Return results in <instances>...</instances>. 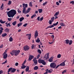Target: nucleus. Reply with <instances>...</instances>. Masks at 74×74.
<instances>
[{"instance_id": "nucleus-1", "label": "nucleus", "mask_w": 74, "mask_h": 74, "mask_svg": "<svg viewBox=\"0 0 74 74\" xmlns=\"http://www.w3.org/2000/svg\"><path fill=\"white\" fill-rule=\"evenodd\" d=\"M16 14V11L14 10H12L7 12V14L9 17H13Z\"/></svg>"}, {"instance_id": "nucleus-2", "label": "nucleus", "mask_w": 74, "mask_h": 74, "mask_svg": "<svg viewBox=\"0 0 74 74\" xmlns=\"http://www.w3.org/2000/svg\"><path fill=\"white\" fill-rule=\"evenodd\" d=\"M20 52V51L19 50H13L12 52H10V54L12 55V56H13L14 54L15 56H17Z\"/></svg>"}, {"instance_id": "nucleus-3", "label": "nucleus", "mask_w": 74, "mask_h": 74, "mask_svg": "<svg viewBox=\"0 0 74 74\" xmlns=\"http://www.w3.org/2000/svg\"><path fill=\"white\" fill-rule=\"evenodd\" d=\"M23 14H25L26 11V8L28 7V4H27L23 3Z\"/></svg>"}, {"instance_id": "nucleus-4", "label": "nucleus", "mask_w": 74, "mask_h": 74, "mask_svg": "<svg viewBox=\"0 0 74 74\" xmlns=\"http://www.w3.org/2000/svg\"><path fill=\"white\" fill-rule=\"evenodd\" d=\"M56 66V65L54 62H52L51 63L50 65V67L53 69H54L55 68Z\"/></svg>"}, {"instance_id": "nucleus-5", "label": "nucleus", "mask_w": 74, "mask_h": 74, "mask_svg": "<svg viewBox=\"0 0 74 74\" xmlns=\"http://www.w3.org/2000/svg\"><path fill=\"white\" fill-rule=\"evenodd\" d=\"M44 58L45 60H46L48 59L49 58V53L46 54L45 56L44 57Z\"/></svg>"}, {"instance_id": "nucleus-6", "label": "nucleus", "mask_w": 74, "mask_h": 74, "mask_svg": "<svg viewBox=\"0 0 74 74\" xmlns=\"http://www.w3.org/2000/svg\"><path fill=\"white\" fill-rule=\"evenodd\" d=\"M23 49L24 51H26L29 49V47L28 46H25L23 47Z\"/></svg>"}, {"instance_id": "nucleus-7", "label": "nucleus", "mask_w": 74, "mask_h": 74, "mask_svg": "<svg viewBox=\"0 0 74 74\" xmlns=\"http://www.w3.org/2000/svg\"><path fill=\"white\" fill-rule=\"evenodd\" d=\"M38 32H37V30H36L35 32V33L34 34V38H36L37 36H38Z\"/></svg>"}, {"instance_id": "nucleus-8", "label": "nucleus", "mask_w": 74, "mask_h": 74, "mask_svg": "<svg viewBox=\"0 0 74 74\" xmlns=\"http://www.w3.org/2000/svg\"><path fill=\"white\" fill-rule=\"evenodd\" d=\"M36 59V58H34L33 60V61L34 62V64L35 65H36L38 63L37 60Z\"/></svg>"}, {"instance_id": "nucleus-9", "label": "nucleus", "mask_w": 74, "mask_h": 74, "mask_svg": "<svg viewBox=\"0 0 74 74\" xmlns=\"http://www.w3.org/2000/svg\"><path fill=\"white\" fill-rule=\"evenodd\" d=\"M66 61L65 60V61H64V62H63L62 63H61V64H60V66H65V62Z\"/></svg>"}, {"instance_id": "nucleus-10", "label": "nucleus", "mask_w": 74, "mask_h": 74, "mask_svg": "<svg viewBox=\"0 0 74 74\" xmlns=\"http://www.w3.org/2000/svg\"><path fill=\"white\" fill-rule=\"evenodd\" d=\"M26 36H27L28 39L30 40L31 36V34H26Z\"/></svg>"}, {"instance_id": "nucleus-11", "label": "nucleus", "mask_w": 74, "mask_h": 74, "mask_svg": "<svg viewBox=\"0 0 74 74\" xmlns=\"http://www.w3.org/2000/svg\"><path fill=\"white\" fill-rule=\"evenodd\" d=\"M4 54V55L3 56V58L6 59V58L8 57V55L6 53Z\"/></svg>"}, {"instance_id": "nucleus-12", "label": "nucleus", "mask_w": 74, "mask_h": 74, "mask_svg": "<svg viewBox=\"0 0 74 74\" xmlns=\"http://www.w3.org/2000/svg\"><path fill=\"white\" fill-rule=\"evenodd\" d=\"M34 58V56H33L30 55L29 58V60L30 61H31Z\"/></svg>"}, {"instance_id": "nucleus-13", "label": "nucleus", "mask_w": 74, "mask_h": 74, "mask_svg": "<svg viewBox=\"0 0 74 74\" xmlns=\"http://www.w3.org/2000/svg\"><path fill=\"white\" fill-rule=\"evenodd\" d=\"M44 61V60H42V59H39L38 60V62L39 63L41 64L42 62Z\"/></svg>"}, {"instance_id": "nucleus-14", "label": "nucleus", "mask_w": 74, "mask_h": 74, "mask_svg": "<svg viewBox=\"0 0 74 74\" xmlns=\"http://www.w3.org/2000/svg\"><path fill=\"white\" fill-rule=\"evenodd\" d=\"M36 45L35 44H33L32 45V46H31V49H34L35 48V47H36Z\"/></svg>"}, {"instance_id": "nucleus-15", "label": "nucleus", "mask_w": 74, "mask_h": 74, "mask_svg": "<svg viewBox=\"0 0 74 74\" xmlns=\"http://www.w3.org/2000/svg\"><path fill=\"white\" fill-rule=\"evenodd\" d=\"M38 66H34V70H37L38 69Z\"/></svg>"}, {"instance_id": "nucleus-16", "label": "nucleus", "mask_w": 74, "mask_h": 74, "mask_svg": "<svg viewBox=\"0 0 74 74\" xmlns=\"http://www.w3.org/2000/svg\"><path fill=\"white\" fill-rule=\"evenodd\" d=\"M53 58L52 57H51L49 59V61L50 62H52L53 61Z\"/></svg>"}, {"instance_id": "nucleus-17", "label": "nucleus", "mask_w": 74, "mask_h": 74, "mask_svg": "<svg viewBox=\"0 0 74 74\" xmlns=\"http://www.w3.org/2000/svg\"><path fill=\"white\" fill-rule=\"evenodd\" d=\"M29 70V66H27L25 69V71L27 72H28Z\"/></svg>"}, {"instance_id": "nucleus-18", "label": "nucleus", "mask_w": 74, "mask_h": 74, "mask_svg": "<svg viewBox=\"0 0 74 74\" xmlns=\"http://www.w3.org/2000/svg\"><path fill=\"white\" fill-rule=\"evenodd\" d=\"M24 17H22L20 18L19 19V21L20 22H22L23 20H24Z\"/></svg>"}, {"instance_id": "nucleus-19", "label": "nucleus", "mask_w": 74, "mask_h": 74, "mask_svg": "<svg viewBox=\"0 0 74 74\" xmlns=\"http://www.w3.org/2000/svg\"><path fill=\"white\" fill-rule=\"evenodd\" d=\"M7 34L6 33H5L2 35V37H4L7 36Z\"/></svg>"}, {"instance_id": "nucleus-20", "label": "nucleus", "mask_w": 74, "mask_h": 74, "mask_svg": "<svg viewBox=\"0 0 74 74\" xmlns=\"http://www.w3.org/2000/svg\"><path fill=\"white\" fill-rule=\"evenodd\" d=\"M26 66H25V65L23 64H22V66H21V69H24L26 67Z\"/></svg>"}, {"instance_id": "nucleus-21", "label": "nucleus", "mask_w": 74, "mask_h": 74, "mask_svg": "<svg viewBox=\"0 0 74 74\" xmlns=\"http://www.w3.org/2000/svg\"><path fill=\"white\" fill-rule=\"evenodd\" d=\"M16 70V69H15L14 68H13V69L12 68L11 72L13 73H14L15 72V71Z\"/></svg>"}, {"instance_id": "nucleus-22", "label": "nucleus", "mask_w": 74, "mask_h": 74, "mask_svg": "<svg viewBox=\"0 0 74 74\" xmlns=\"http://www.w3.org/2000/svg\"><path fill=\"white\" fill-rule=\"evenodd\" d=\"M5 25L7 27H8V26H9V27H11V26L10 23H8V24H6Z\"/></svg>"}, {"instance_id": "nucleus-23", "label": "nucleus", "mask_w": 74, "mask_h": 74, "mask_svg": "<svg viewBox=\"0 0 74 74\" xmlns=\"http://www.w3.org/2000/svg\"><path fill=\"white\" fill-rule=\"evenodd\" d=\"M60 25L64 27L65 26V25L64 23H60Z\"/></svg>"}, {"instance_id": "nucleus-24", "label": "nucleus", "mask_w": 74, "mask_h": 74, "mask_svg": "<svg viewBox=\"0 0 74 74\" xmlns=\"http://www.w3.org/2000/svg\"><path fill=\"white\" fill-rule=\"evenodd\" d=\"M5 21H3L2 20H0V23L1 24H3L5 22Z\"/></svg>"}, {"instance_id": "nucleus-25", "label": "nucleus", "mask_w": 74, "mask_h": 74, "mask_svg": "<svg viewBox=\"0 0 74 74\" xmlns=\"http://www.w3.org/2000/svg\"><path fill=\"white\" fill-rule=\"evenodd\" d=\"M53 71V70L52 69H50V70H48V73H52Z\"/></svg>"}, {"instance_id": "nucleus-26", "label": "nucleus", "mask_w": 74, "mask_h": 74, "mask_svg": "<svg viewBox=\"0 0 74 74\" xmlns=\"http://www.w3.org/2000/svg\"><path fill=\"white\" fill-rule=\"evenodd\" d=\"M17 22L16 21H14L13 23H12V25L14 26H15V25L16 24Z\"/></svg>"}, {"instance_id": "nucleus-27", "label": "nucleus", "mask_w": 74, "mask_h": 74, "mask_svg": "<svg viewBox=\"0 0 74 74\" xmlns=\"http://www.w3.org/2000/svg\"><path fill=\"white\" fill-rule=\"evenodd\" d=\"M66 44H68L69 42V41L68 39H66L65 40Z\"/></svg>"}, {"instance_id": "nucleus-28", "label": "nucleus", "mask_w": 74, "mask_h": 74, "mask_svg": "<svg viewBox=\"0 0 74 74\" xmlns=\"http://www.w3.org/2000/svg\"><path fill=\"white\" fill-rule=\"evenodd\" d=\"M37 52L40 54H41L42 53L41 51V50L40 49H37Z\"/></svg>"}, {"instance_id": "nucleus-29", "label": "nucleus", "mask_w": 74, "mask_h": 74, "mask_svg": "<svg viewBox=\"0 0 74 74\" xmlns=\"http://www.w3.org/2000/svg\"><path fill=\"white\" fill-rule=\"evenodd\" d=\"M41 64H42L44 65H45L46 64V62H45V60H43Z\"/></svg>"}, {"instance_id": "nucleus-30", "label": "nucleus", "mask_w": 74, "mask_h": 74, "mask_svg": "<svg viewBox=\"0 0 74 74\" xmlns=\"http://www.w3.org/2000/svg\"><path fill=\"white\" fill-rule=\"evenodd\" d=\"M13 40V38H12V37L11 36L9 38V41L10 42H12Z\"/></svg>"}, {"instance_id": "nucleus-31", "label": "nucleus", "mask_w": 74, "mask_h": 74, "mask_svg": "<svg viewBox=\"0 0 74 74\" xmlns=\"http://www.w3.org/2000/svg\"><path fill=\"white\" fill-rule=\"evenodd\" d=\"M38 11H39V13H41L42 12V9H39L38 10Z\"/></svg>"}, {"instance_id": "nucleus-32", "label": "nucleus", "mask_w": 74, "mask_h": 74, "mask_svg": "<svg viewBox=\"0 0 74 74\" xmlns=\"http://www.w3.org/2000/svg\"><path fill=\"white\" fill-rule=\"evenodd\" d=\"M45 71H46V72H45V73H44V74H47L48 73V69H47L46 70H45Z\"/></svg>"}, {"instance_id": "nucleus-33", "label": "nucleus", "mask_w": 74, "mask_h": 74, "mask_svg": "<svg viewBox=\"0 0 74 74\" xmlns=\"http://www.w3.org/2000/svg\"><path fill=\"white\" fill-rule=\"evenodd\" d=\"M29 5L31 7H33L32 3V2H29Z\"/></svg>"}, {"instance_id": "nucleus-34", "label": "nucleus", "mask_w": 74, "mask_h": 74, "mask_svg": "<svg viewBox=\"0 0 74 74\" xmlns=\"http://www.w3.org/2000/svg\"><path fill=\"white\" fill-rule=\"evenodd\" d=\"M40 41V40H39V38H38L36 41V42L37 43H39Z\"/></svg>"}, {"instance_id": "nucleus-35", "label": "nucleus", "mask_w": 74, "mask_h": 74, "mask_svg": "<svg viewBox=\"0 0 74 74\" xmlns=\"http://www.w3.org/2000/svg\"><path fill=\"white\" fill-rule=\"evenodd\" d=\"M10 31L9 29L8 28H6L5 29V31L6 32H8Z\"/></svg>"}, {"instance_id": "nucleus-36", "label": "nucleus", "mask_w": 74, "mask_h": 74, "mask_svg": "<svg viewBox=\"0 0 74 74\" xmlns=\"http://www.w3.org/2000/svg\"><path fill=\"white\" fill-rule=\"evenodd\" d=\"M22 23H19L17 24V26L18 27H19L21 26V25H22Z\"/></svg>"}, {"instance_id": "nucleus-37", "label": "nucleus", "mask_w": 74, "mask_h": 74, "mask_svg": "<svg viewBox=\"0 0 74 74\" xmlns=\"http://www.w3.org/2000/svg\"><path fill=\"white\" fill-rule=\"evenodd\" d=\"M12 68H10V69H9L8 70V73L10 72L11 71H12Z\"/></svg>"}, {"instance_id": "nucleus-38", "label": "nucleus", "mask_w": 74, "mask_h": 74, "mask_svg": "<svg viewBox=\"0 0 74 74\" xmlns=\"http://www.w3.org/2000/svg\"><path fill=\"white\" fill-rule=\"evenodd\" d=\"M58 22H57V23H53V25H54V27L55 26H56V25H57L58 24Z\"/></svg>"}, {"instance_id": "nucleus-39", "label": "nucleus", "mask_w": 74, "mask_h": 74, "mask_svg": "<svg viewBox=\"0 0 74 74\" xmlns=\"http://www.w3.org/2000/svg\"><path fill=\"white\" fill-rule=\"evenodd\" d=\"M54 17H52L51 18V21H52V22H53V21H54Z\"/></svg>"}, {"instance_id": "nucleus-40", "label": "nucleus", "mask_w": 74, "mask_h": 74, "mask_svg": "<svg viewBox=\"0 0 74 74\" xmlns=\"http://www.w3.org/2000/svg\"><path fill=\"white\" fill-rule=\"evenodd\" d=\"M59 14V12H57L54 15L55 16H56L57 15H58Z\"/></svg>"}, {"instance_id": "nucleus-41", "label": "nucleus", "mask_w": 74, "mask_h": 74, "mask_svg": "<svg viewBox=\"0 0 74 74\" xmlns=\"http://www.w3.org/2000/svg\"><path fill=\"white\" fill-rule=\"evenodd\" d=\"M36 16V14H34L31 17V18L32 19L33 18L35 17Z\"/></svg>"}, {"instance_id": "nucleus-42", "label": "nucleus", "mask_w": 74, "mask_h": 74, "mask_svg": "<svg viewBox=\"0 0 74 74\" xmlns=\"http://www.w3.org/2000/svg\"><path fill=\"white\" fill-rule=\"evenodd\" d=\"M53 22L52 21H51V20H49V24L50 25L52 24V22Z\"/></svg>"}, {"instance_id": "nucleus-43", "label": "nucleus", "mask_w": 74, "mask_h": 74, "mask_svg": "<svg viewBox=\"0 0 74 74\" xmlns=\"http://www.w3.org/2000/svg\"><path fill=\"white\" fill-rule=\"evenodd\" d=\"M72 43V40H70L69 41V45H71Z\"/></svg>"}, {"instance_id": "nucleus-44", "label": "nucleus", "mask_w": 74, "mask_h": 74, "mask_svg": "<svg viewBox=\"0 0 74 74\" xmlns=\"http://www.w3.org/2000/svg\"><path fill=\"white\" fill-rule=\"evenodd\" d=\"M12 3V1H8V4L9 5H10Z\"/></svg>"}, {"instance_id": "nucleus-45", "label": "nucleus", "mask_w": 74, "mask_h": 74, "mask_svg": "<svg viewBox=\"0 0 74 74\" xmlns=\"http://www.w3.org/2000/svg\"><path fill=\"white\" fill-rule=\"evenodd\" d=\"M49 28H52L54 27V26L53 25H50L48 26Z\"/></svg>"}, {"instance_id": "nucleus-46", "label": "nucleus", "mask_w": 74, "mask_h": 74, "mask_svg": "<svg viewBox=\"0 0 74 74\" xmlns=\"http://www.w3.org/2000/svg\"><path fill=\"white\" fill-rule=\"evenodd\" d=\"M70 3L72 4L73 5H74V1H70Z\"/></svg>"}, {"instance_id": "nucleus-47", "label": "nucleus", "mask_w": 74, "mask_h": 74, "mask_svg": "<svg viewBox=\"0 0 74 74\" xmlns=\"http://www.w3.org/2000/svg\"><path fill=\"white\" fill-rule=\"evenodd\" d=\"M17 12L19 13H21V11L19 9H18L17 10Z\"/></svg>"}, {"instance_id": "nucleus-48", "label": "nucleus", "mask_w": 74, "mask_h": 74, "mask_svg": "<svg viewBox=\"0 0 74 74\" xmlns=\"http://www.w3.org/2000/svg\"><path fill=\"white\" fill-rule=\"evenodd\" d=\"M8 21L9 22H10V21H11V20H12V18H8Z\"/></svg>"}, {"instance_id": "nucleus-49", "label": "nucleus", "mask_w": 74, "mask_h": 74, "mask_svg": "<svg viewBox=\"0 0 74 74\" xmlns=\"http://www.w3.org/2000/svg\"><path fill=\"white\" fill-rule=\"evenodd\" d=\"M28 25L27 23H26L25 24H24L23 25V26L24 27H26L27 25Z\"/></svg>"}, {"instance_id": "nucleus-50", "label": "nucleus", "mask_w": 74, "mask_h": 74, "mask_svg": "<svg viewBox=\"0 0 74 74\" xmlns=\"http://www.w3.org/2000/svg\"><path fill=\"white\" fill-rule=\"evenodd\" d=\"M61 57V55L60 54H58V56H57V57L58 58H60Z\"/></svg>"}, {"instance_id": "nucleus-51", "label": "nucleus", "mask_w": 74, "mask_h": 74, "mask_svg": "<svg viewBox=\"0 0 74 74\" xmlns=\"http://www.w3.org/2000/svg\"><path fill=\"white\" fill-rule=\"evenodd\" d=\"M66 72V70H64L63 71V72H62V74H63L65 73Z\"/></svg>"}, {"instance_id": "nucleus-52", "label": "nucleus", "mask_w": 74, "mask_h": 74, "mask_svg": "<svg viewBox=\"0 0 74 74\" xmlns=\"http://www.w3.org/2000/svg\"><path fill=\"white\" fill-rule=\"evenodd\" d=\"M40 54H39L38 55V56H37V59H38L40 57Z\"/></svg>"}, {"instance_id": "nucleus-53", "label": "nucleus", "mask_w": 74, "mask_h": 74, "mask_svg": "<svg viewBox=\"0 0 74 74\" xmlns=\"http://www.w3.org/2000/svg\"><path fill=\"white\" fill-rule=\"evenodd\" d=\"M47 3V2L46 1L45 3H43V5H45Z\"/></svg>"}, {"instance_id": "nucleus-54", "label": "nucleus", "mask_w": 74, "mask_h": 74, "mask_svg": "<svg viewBox=\"0 0 74 74\" xmlns=\"http://www.w3.org/2000/svg\"><path fill=\"white\" fill-rule=\"evenodd\" d=\"M43 20V17H42L40 18V21H42Z\"/></svg>"}, {"instance_id": "nucleus-55", "label": "nucleus", "mask_w": 74, "mask_h": 74, "mask_svg": "<svg viewBox=\"0 0 74 74\" xmlns=\"http://www.w3.org/2000/svg\"><path fill=\"white\" fill-rule=\"evenodd\" d=\"M18 62H16V63L15 64V65L16 66H17L18 65Z\"/></svg>"}, {"instance_id": "nucleus-56", "label": "nucleus", "mask_w": 74, "mask_h": 74, "mask_svg": "<svg viewBox=\"0 0 74 74\" xmlns=\"http://www.w3.org/2000/svg\"><path fill=\"white\" fill-rule=\"evenodd\" d=\"M60 66V65H58L57 66H56V69H57Z\"/></svg>"}, {"instance_id": "nucleus-57", "label": "nucleus", "mask_w": 74, "mask_h": 74, "mask_svg": "<svg viewBox=\"0 0 74 74\" xmlns=\"http://www.w3.org/2000/svg\"><path fill=\"white\" fill-rule=\"evenodd\" d=\"M56 5H59L60 3H59L58 2H56Z\"/></svg>"}, {"instance_id": "nucleus-58", "label": "nucleus", "mask_w": 74, "mask_h": 74, "mask_svg": "<svg viewBox=\"0 0 74 74\" xmlns=\"http://www.w3.org/2000/svg\"><path fill=\"white\" fill-rule=\"evenodd\" d=\"M37 20L38 21H40V17L38 16L37 18Z\"/></svg>"}, {"instance_id": "nucleus-59", "label": "nucleus", "mask_w": 74, "mask_h": 74, "mask_svg": "<svg viewBox=\"0 0 74 74\" xmlns=\"http://www.w3.org/2000/svg\"><path fill=\"white\" fill-rule=\"evenodd\" d=\"M31 9H30V8H28L27 9V11H29H29H30V10Z\"/></svg>"}, {"instance_id": "nucleus-60", "label": "nucleus", "mask_w": 74, "mask_h": 74, "mask_svg": "<svg viewBox=\"0 0 74 74\" xmlns=\"http://www.w3.org/2000/svg\"><path fill=\"white\" fill-rule=\"evenodd\" d=\"M3 5H4L3 3H2V5H1V9L3 7Z\"/></svg>"}, {"instance_id": "nucleus-61", "label": "nucleus", "mask_w": 74, "mask_h": 74, "mask_svg": "<svg viewBox=\"0 0 74 74\" xmlns=\"http://www.w3.org/2000/svg\"><path fill=\"white\" fill-rule=\"evenodd\" d=\"M0 30H1L2 31H3V28L1 27H0Z\"/></svg>"}, {"instance_id": "nucleus-62", "label": "nucleus", "mask_w": 74, "mask_h": 74, "mask_svg": "<svg viewBox=\"0 0 74 74\" xmlns=\"http://www.w3.org/2000/svg\"><path fill=\"white\" fill-rule=\"evenodd\" d=\"M3 71L2 70L0 71V74L3 73Z\"/></svg>"}, {"instance_id": "nucleus-63", "label": "nucleus", "mask_w": 74, "mask_h": 74, "mask_svg": "<svg viewBox=\"0 0 74 74\" xmlns=\"http://www.w3.org/2000/svg\"><path fill=\"white\" fill-rule=\"evenodd\" d=\"M51 36L52 37V39L53 40V38L54 37V36L53 35H51Z\"/></svg>"}, {"instance_id": "nucleus-64", "label": "nucleus", "mask_w": 74, "mask_h": 74, "mask_svg": "<svg viewBox=\"0 0 74 74\" xmlns=\"http://www.w3.org/2000/svg\"><path fill=\"white\" fill-rule=\"evenodd\" d=\"M3 45H1V46H0V48H3Z\"/></svg>"}]
</instances>
